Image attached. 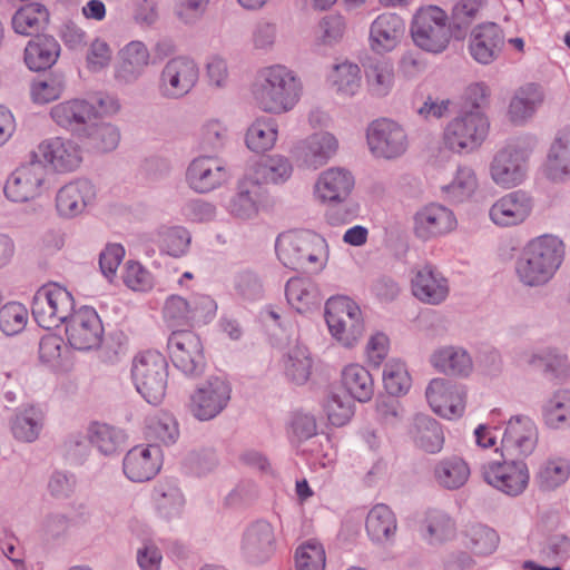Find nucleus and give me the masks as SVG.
<instances>
[{
	"instance_id": "nucleus-57",
	"label": "nucleus",
	"mask_w": 570,
	"mask_h": 570,
	"mask_svg": "<svg viewBox=\"0 0 570 570\" xmlns=\"http://www.w3.org/2000/svg\"><path fill=\"white\" fill-rule=\"evenodd\" d=\"M425 530L430 542H442L453 534L454 524L445 513L432 510L426 515Z\"/></svg>"
},
{
	"instance_id": "nucleus-62",
	"label": "nucleus",
	"mask_w": 570,
	"mask_h": 570,
	"mask_svg": "<svg viewBox=\"0 0 570 570\" xmlns=\"http://www.w3.org/2000/svg\"><path fill=\"white\" fill-rule=\"evenodd\" d=\"M324 411L331 424L345 425L353 416V405L337 394H331L325 401Z\"/></svg>"
},
{
	"instance_id": "nucleus-52",
	"label": "nucleus",
	"mask_w": 570,
	"mask_h": 570,
	"mask_svg": "<svg viewBox=\"0 0 570 570\" xmlns=\"http://www.w3.org/2000/svg\"><path fill=\"white\" fill-rule=\"evenodd\" d=\"M478 186L476 177L471 168H460L453 180L443 186V191L453 202H462L473 195Z\"/></svg>"
},
{
	"instance_id": "nucleus-56",
	"label": "nucleus",
	"mask_w": 570,
	"mask_h": 570,
	"mask_svg": "<svg viewBox=\"0 0 570 570\" xmlns=\"http://www.w3.org/2000/svg\"><path fill=\"white\" fill-rule=\"evenodd\" d=\"M27 307L18 302H10L2 306V333L16 335L22 332L28 323Z\"/></svg>"
},
{
	"instance_id": "nucleus-32",
	"label": "nucleus",
	"mask_w": 570,
	"mask_h": 570,
	"mask_svg": "<svg viewBox=\"0 0 570 570\" xmlns=\"http://www.w3.org/2000/svg\"><path fill=\"white\" fill-rule=\"evenodd\" d=\"M149 62L147 46L139 40L130 41L119 51L117 78L126 82L134 81L144 73Z\"/></svg>"
},
{
	"instance_id": "nucleus-31",
	"label": "nucleus",
	"mask_w": 570,
	"mask_h": 570,
	"mask_svg": "<svg viewBox=\"0 0 570 570\" xmlns=\"http://www.w3.org/2000/svg\"><path fill=\"white\" fill-rule=\"evenodd\" d=\"M61 47L58 40L49 35H40L28 41L23 60L31 71H45L58 61Z\"/></svg>"
},
{
	"instance_id": "nucleus-64",
	"label": "nucleus",
	"mask_w": 570,
	"mask_h": 570,
	"mask_svg": "<svg viewBox=\"0 0 570 570\" xmlns=\"http://www.w3.org/2000/svg\"><path fill=\"white\" fill-rule=\"evenodd\" d=\"M546 423L554 429L570 425V396L557 395L551 400L544 412Z\"/></svg>"
},
{
	"instance_id": "nucleus-46",
	"label": "nucleus",
	"mask_w": 570,
	"mask_h": 570,
	"mask_svg": "<svg viewBox=\"0 0 570 570\" xmlns=\"http://www.w3.org/2000/svg\"><path fill=\"white\" fill-rule=\"evenodd\" d=\"M277 134V125L273 119L258 118L247 129L246 145L255 153L269 150L276 142Z\"/></svg>"
},
{
	"instance_id": "nucleus-60",
	"label": "nucleus",
	"mask_w": 570,
	"mask_h": 570,
	"mask_svg": "<svg viewBox=\"0 0 570 570\" xmlns=\"http://www.w3.org/2000/svg\"><path fill=\"white\" fill-rule=\"evenodd\" d=\"M65 90L62 77L51 76L45 80L33 81L31 85V97L37 104H48L58 99Z\"/></svg>"
},
{
	"instance_id": "nucleus-51",
	"label": "nucleus",
	"mask_w": 570,
	"mask_h": 570,
	"mask_svg": "<svg viewBox=\"0 0 570 570\" xmlns=\"http://www.w3.org/2000/svg\"><path fill=\"white\" fill-rule=\"evenodd\" d=\"M367 85L375 96H386L394 85V69L387 61L372 65L366 71Z\"/></svg>"
},
{
	"instance_id": "nucleus-58",
	"label": "nucleus",
	"mask_w": 570,
	"mask_h": 570,
	"mask_svg": "<svg viewBox=\"0 0 570 570\" xmlns=\"http://www.w3.org/2000/svg\"><path fill=\"white\" fill-rule=\"evenodd\" d=\"M149 438L164 444H170L178 438V428L175 419L166 413L155 415L148 423Z\"/></svg>"
},
{
	"instance_id": "nucleus-28",
	"label": "nucleus",
	"mask_w": 570,
	"mask_h": 570,
	"mask_svg": "<svg viewBox=\"0 0 570 570\" xmlns=\"http://www.w3.org/2000/svg\"><path fill=\"white\" fill-rule=\"evenodd\" d=\"M404 32L405 24L399 14L381 13L370 27V47L376 53L390 52L401 42Z\"/></svg>"
},
{
	"instance_id": "nucleus-17",
	"label": "nucleus",
	"mask_w": 570,
	"mask_h": 570,
	"mask_svg": "<svg viewBox=\"0 0 570 570\" xmlns=\"http://www.w3.org/2000/svg\"><path fill=\"white\" fill-rule=\"evenodd\" d=\"M51 119L59 127L70 131H85L96 126L97 110L95 104L86 99H69L50 109Z\"/></svg>"
},
{
	"instance_id": "nucleus-21",
	"label": "nucleus",
	"mask_w": 570,
	"mask_h": 570,
	"mask_svg": "<svg viewBox=\"0 0 570 570\" xmlns=\"http://www.w3.org/2000/svg\"><path fill=\"white\" fill-rule=\"evenodd\" d=\"M505 43L502 28L494 22L476 26L470 36L469 52L472 58L482 65L495 61Z\"/></svg>"
},
{
	"instance_id": "nucleus-27",
	"label": "nucleus",
	"mask_w": 570,
	"mask_h": 570,
	"mask_svg": "<svg viewBox=\"0 0 570 570\" xmlns=\"http://www.w3.org/2000/svg\"><path fill=\"white\" fill-rule=\"evenodd\" d=\"M532 206V199L525 193L512 191L491 206L490 218L497 226H517L530 216Z\"/></svg>"
},
{
	"instance_id": "nucleus-5",
	"label": "nucleus",
	"mask_w": 570,
	"mask_h": 570,
	"mask_svg": "<svg viewBox=\"0 0 570 570\" xmlns=\"http://www.w3.org/2000/svg\"><path fill=\"white\" fill-rule=\"evenodd\" d=\"M411 35L421 49L433 53L444 51L452 39L446 11L434 4L421 6L413 16Z\"/></svg>"
},
{
	"instance_id": "nucleus-1",
	"label": "nucleus",
	"mask_w": 570,
	"mask_h": 570,
	"mask_svg": "<svg viewBox=\"0 0 570 570\" xmlns=\"http://www.w3.org/2000/svg\"><path fill=\"white\" fill-rule=\"evenodd\" d=\"M302 88L293 70L283 65H274L259 70L253 94L263 111L279 115L296 106Z\"/></svg>"
},
{
	"instance_id": "nucleus-39",
	"label": "nucleus",
	"mask_w": 570,
	"mask_h": 570,
	"mask_svg": "<svg viewBox=\"0 0 570 570\" xmlns=\"http://www.w3.org/2000/svg\"><path fill=\"white\" fill-rule=\"evenodd\" d=\"M470 473L468 463L459 456L445 458L439 461L433 469L436 483L450 490L463 487L469 480Z\"/></svg>"
},
{
	"instance_id": "nucleus-43",
	"label": "nucleus",
	"mask_w": 570,
	"mask_h": 570,
	"mask_svg": "<svg viewBox=\"0 0 570 570\" xmlns=\"http://www.w3.org/2000/svg\"><path fill=\"white\" fill-rule=\"evenodd\" d=\"M49 20V13L40 3H28L12 17L13 30L22 36H31L42 29Z\"/></svg>"
},
{
	"instance_id": "nucleus-2",
	"label": "nucleus",
	"mask_w": 570,
	"mask_h": 570,
	"mask_svg": "<svg viewBox=\"0 0 570 570\" xmlns=\"http://www.w3.org/2000/svg\"><path fill=\"white\" fill-rule=\"evenodd\" d=\"M563 255V243L556 236L542 235L530 240L515 264L520 282L528 286L548 283L560 267Z\"/></svg>"
},
{
	"instance_id": "nucleus-15",
	"label": "nucleus",
	"mask_w": 570,
	"mask_h": 570,
	"mask_svg": "<svg viewBox=\"0 0 570 570\" xmlns=\"http://www.w3.org/2000/svg\"><path fill=\"white\" fill-rule=\"evenodd\" d=\"M367 144L375 156L393 159L405 153L407 136L399 124L381 119L374 121L367 129Z\"/></svg>"
},
{
	"instance_id": "nucleus-63",
	"label": "nucleus",
	"mask_w": 570,
	"mask_h": 570,
	"mask_svg": "<svg viewBox=\"0 0 570 570\" xmlns=\"http://www.w3.org/2000/svg\"><path fill=\"white\" fill-rule=\"evenodd\" d=\"M92 140V146L100 151H110L115 149L119 142L120 135L116 127L110 124H98L92 126L87 132Z\"/></svg>"
},
{
	"instance_id": "nucleus-6",
	"label": "nucleus",
	"mask_w": 570,
	"mask_h": 570,
	"mask_svg": "<svg viewBox=\"0 0 570 570\" xmlns=\"http://www.w3.org/2000/svg\"><path fill=\"white\" fill-rule=\"evenodd\" d=\"M489 129V119L482 110H461L445 126L442 141L453 153H472L483 144Z\"/></svg>"
},
{
	"instance_id": "nucleus-10",
	"label": "nucleus",
	"mask_w": 570,
	"mask_h": 570,
	"mask_svg": "<svg viewBox=\"0 0 570 570\" xmlns=\"http://www.w3.org/2000/svg\"><path fill=\"white\" fill-rule=\"evenodd\" d=\"M31 158L36 164L48 166L57 173L73 171L82 161L80 147L62 137L43 139L32 151Z\"/></svg>"
},
{
	"instance_id": "nucleus-49",
	"label": "nucleus",
	"mask_w": 570,
	"mask_h": 570,
	"mask_svg": "<svg viewBox=\"0 0 570 570\" xmlns=\"http://www.w3.org/2000/svg\"><path fill=\"white\" fill-rule=\"evenodd\" d=\"M89 438L90 442L106 455L118 452L125 443V435L120 430L100 423L90 426Z\"/></svg>"
},
{
	"instance_id": "nucleus-19",
	"label": "nucleus",
	"mask_w": 570,
	"mask_h": 570,
	"mask_svg": "<svg viewBox=\"0 0 570 570\" xmlns=\"http://www.w3.org/2000/svg\"><path fill=\"white\" fill-rule=\"evenodd\" d=\"M466 393L443 379H434L426 389L428 402L436 414L445 419L460 417L465 410Z\"/></svg>"
},
{
	"instance_id": "nucleus-50",
	"label": "nucleus",
	"mask_w": 570,
	"mask_h": 570,
	"mask_svg": "<svg viewBox=\"0 0 570 570\" xmlns=\"http://www.w3.org/2000/svg\"><path fill=\"white\" fill-rule=\"evenodd\" d=\"M383 383L389 394H405L411 387V377L405 364L400 360L389 361L384 366Z\"/></svg>"
},
{
	"instance_id": "nucleus-7",
	"label": "nucleus",
	"mask_w": 570,
	"mask_h": 570,
	"mask_svg": "<svg viewBox=\"0 0 570 570\" xmlns=\"http://www.w3.org/2000/svg\"><path fill=\"white\" fill-rule=\"evenodd\" d=\"M131 375L137 391L151 404H158L166 394L168 363L164 354L149 350L138 354Z\"/></svg>"
},
{
	"instance_id": "nucleus-25",
	"label": "nucleus",
	"mask_w": 570,
	"mask_h": 570,
	"mask_svg": "<svg viewBox=\"0 0 570 570\" xmlns=\"http://www.w3.org/2000/svg\"><path fill=\"white\" fill-rule=\"evenodd\" d=\"M186 177L190 188L207 193L226 181L228 171L219 158L200 156L190 163Z\"/></svg>"
},
{
	"instance_id": "nucleus-33",
	"label": "nucleus",
	"mask_w": 570,
	"mask_h": 570,
	"mask_svg": "<svg viewBox=\"0 0 570 570\" xmlns=\"http://www.w3.org/2000/svg\"><path fill=\"white\" fill-rule=\"evenodd\" d=\"M292 171L293 167L286 157L274 155L252 166L246 177L262 188L263 185L284 183Z\"/></svg>"
},
{
	"instance_id": "nucleus-44",
	"label": "nucleus",
	"mask_w": 570,
	"mask_h": 570,
	"mask_svg": "<svg viewBox=\"0 0 570 570\" xmlns=\"http://www.w3.org/2000/svg\"><path fill=\"white\" fill-rule=\"evenodd\" d=\"M462 544L475 556H488L498 548L499 535L487 525L473 524L463 532Z\"/></svg>"
},
{
	"instance_id": "nucleus-20",
	"label": "nucleus",
	"mask_w": 570,
	"mask_h": 570,
	"mask_svg": "<svg viewBox=\"0 0 570 570\" xmlns=\"http://www.w3.org/2000/svg\"><path fill=\"white\" fill-rule=\"evenodd\" d=\"M538 442V431L531 419L517 415L509 420L501 441V450L509 456H527Z\"/></svg>"
},
{
	"instance_id": "nucleus-59",
	"label": "nucleus",
	"mask_w": 570,
	"mask_h": 570,
	"mask_svg": "<svg viewBox=\"0 0 570 570\" xmlns=\"http://www.w3.org/2000/svg\"><path fill=\"white\" fill-rule=\"evenodd\" d=\"M345 32V22L341 16L331 14L322 19L316 32L320 46H333L342 40Z\"/></svg>"
},
{
	"instance_id": "nucleus-13",
	"label": "nucleus",
	"mask_w": 570,
	"mask_h": 570,
	"mask_svg": "<svg viewBox=\"0 0 570 570\" xmlns=\"http://www.w3.org/2000/svg\"><path fill=\"white\" fill-rule=\"evenodd\" d=\"M230 393L232 389L226 380L212 377L193 393L189 410L200 421L212 420L227 406Z\"/></svg>"
},
{
	"instance_id": "nucleus-18",
	"label": "nucleus",
	"mask_w": 570,
	"mask_h": 570,
	"mask_svg": "<svg viewBox=\"0 0 570 570\" xmlns=\"http://www.w3.org/2000/svg\"><path fill=\"white\" fill-rule=\"evenodd\" d=\"M198 80L196 63L186 57L170 59L160 77V90L164 96L179 98L188 94Z\"/></svg>"
},
{
	"instance_id": "nucleus-24",
	"label": "nucleus",
	"mask_w": 570,
	"mask_h": 570,
	"mask_svg": "<svg viewBox=\"0 0 570 570\" xmlns=\"http://www.w3.org/2000/svg\"><path fill=\"white\" fill-rule=\"evenodd\" d=\"M46 170L32 159L28 165L16 169L7 179L6 196L12 202H27L41 193Z\"/></svg>"
},
{
	"instance_id": "nucleus-36",
	"label": "nucleus",
	"mask_w": 570,
	"mask_h": 570,
	"mask_svg": "<svg viewBox=\"0 0 570 570\" xmlns=\"http://www.w3.org/2000/svg\"><path fill=\"white\" fill-rule=\"evenodd\" d=\"M544 171L552 180H562L570 174V127L562 130L552 144Z\"/></svg>"
},
{
	"instance_id": "nucleus-55",
	"label": "nucleus",
	"mask_w": 570,
	"mask_h": 570,
	"mask_svg": "<svg viewBox=\"0 0 570 570\" xmlns=\"http://www.w3.org/2000/svg\"><path fill=\"white\" fill-rule=\"evenodd\" d=\"M312 368V360L306 350H293L285 361V373L295 383H305Z\"/></svg>"
},
{
	"instance_id": "nucleus-42",
	"label": "nucleus",
	"mask_w": 570,
	"mask_h": 570,
	"mask_svg": "<svg viewBox=\"0 0 570 570\" xmlns=\"http://www.w3.org/2000/svg\"><path fill=\"white\" fill-rule=\"evenodd\" d=\"M43 422V412L35 405H28L17 412L11 430L16 439L32 442L39 436Z\"/></svg>"
},
{
	"instance_id": "nucleus-29",
	"label": "nucleus",
	"mask_w": 570,
	"mask_h": 570,
	"mask_svg": "<svg viewBox=\"0 0 570 570\" xmlns=\"http://www.w3.org/2000/svg\"><path fill=\"white\" fill-rule=\"evenodd\" d=\"M337 139L330 132H316L307 137L296 148V158L301 166L317 169L336 154Z\"/></svg>"
},
{
	"instance_id": "nucleus-8",
	"label": "nucleus",
	"mask_w": 570,
	"mask_h": 570,
	"mask_svg": "<svg viewBox=\"0 0 570 570\" xmlns=\"http://www.w3.org/2000/svg\"><path fill=\"white\" fill-rule=\"evenodd\" d=\"M532 149L533 141L530 138H518L501 148L490 165L492 180L503 188L521 184Z\"/></svg>"
},
{
	"instance_id": "nucleus-41",
	"label": "nucleus",
	"mask_w": 570,
	"mask_h": 570,
	"mask_svg": "<svg viewBox=\"0 0 570 570\" xmlns=\"http://www.w3.org/2000/svg\"><path fill=\"white\" fill-rule=\"evenodd\" d=\"M262 196V188L246 176L239 181L237 194L230 199L228 209L232 215L238 218H250L258 212V200Z\"/></svg>"
},
{
	"instance_id": "nucleus-37",
	"label": "nucleus",
	"mask_w": 570,
	"mask_h": 570,
	"mask_svg": "<svg viewBox=\"0 0 570 570\" xmlns=\"http://www.w3.org/2000/svg\"><path fill=\"white\" fill-rule=\"evenodd\" d=\"M342 385L358 402H367L374 394L372 375L360 364H348L343 368Z\"/></svg>"
},
{
	"instance_id": "nucleus-61",
	"label": "nucleus",
	"mask_w": 570,
	"mask_h": 570,
	"mask_svg": "<svg viewBox=\"0 0 570 570\" xmlns=\"http://www.w3.org/2000/svg\"><path fill=\"white\" fill-rule=\"evenodd\" d=\"M570 474V466L566 460H550L538 472V480L543 488L552 489L562 484Z\"/></svg>"
},
{
	"instance_id": "nucleus-14",
	"label": "nucleus",
	"mask_w": 570,
	"mask_h": 570,
	"mask_svg": "<svg viewBox=\"0 0 570 570\" xmlns=\"http://www.w3.org/2000/svg\"><path fill=\"white\" fill-rule=\"evenodd\" d=\"M168 350L174 365L187 375L203 371L205 355L199 336L193 331H175L168 338Z\"/></svg>"
},
{
	"instance_id": "nucleus-3",
	"label": "nucleus",
	"mask_w": 570,
	"mask_h": 570,
	"mask_svg": "<svg viewBox=\"0 0 570 570\" xmlns=\"http://www.w3.org/2000/svg\"><path fill=\"white\" fill-rule=\"evenodd\" d=\"M278 261L293 271H322L328 259L326 240L309 230H288L278 235L275 243Z\"/></svg>"
},
{
	"instance_id": "nucleus-23",
	"label": "nucleus",
	"mask_w": 570,
	"mask_h": 570,
	"mask_svg": "<svg viewBox=\"0 0 570 570\" xmlns=\"http://www.w3.org/2000/svg\"><path fill=\"white\" fill-rule=\"evenodd\" d=\"M354 186V176L348 170L332 167L318 176L314 194L316 199L323 204L337 205L350 197Z\"/></svg>"
},
{
	"instance_id": "nucleus-45",
	"label": "nucleus",
	"mask_w": 570,
	"mask_h": 570,
	"mask_svg": "<svg viewBox=\"0 0 570 570\" xmlns=\"http://www.w3.org/2000/svg\"><path fill=\"white\" fill-rule=\"evenodd\" d=\"M432 364L441 372L453 375H468L472 371L470 355L461 348L443 347L432 355Z\"/></svg>"
},
{
	"instance_id": "nucleus-38",
	"label": "nucleus",
	"mask_w": 570,
	"mask_h": 570,
	"mask_svg": "<svg viewBox=\"0 0 570 570\" xmlns=\"http://www.w3.org/2000/svg\"><path fill=\"white\" fill-rule=\"evenodd\" d=\"M365 528L373 542H386L395 535L397 529L395 515L387 505L376 504L367 514Z\"/></svg>"
},
{
	"instance_id": "nucleus-9",
	"label": "nucleus",
	"mask_w": 570,
	"mask_h": 570,
	"mask_svg": "<svg viewBox=\"0 0 570 570\" xmlns=\"http://www.w3.org/2000/svg\"><path fill=\"white\" fill-rule=\"evenodd\" d=\"M70 292L57 283L41 286L32 301V315L39 326L50 330L66 322L73 309Z\"/></svg>"
},
{
	"instance_id": "nucleus-30",
	"label": "nucleus",
	"mask_w": 570,
	"mask_h": 570,
	"mask_svg": "<svg viewBox=\"0 0 570 570\" xmlns=\"http://www.w3.org/2000/svg\"><path fill=\"white\" fill-rule=\"evenodd\" d=\"M96 197L95 186L85 179L71 181L59 189L56 196V207L63 217H75L81 214Z\"/></svg>"
},
{
	"instance_id": "nucleus-22",
	"label": "nucleus",
	"mask_w": 570,
	"mask_h": 570,
	"mask_svg": "<svg viewBox=\"0 0 570 570\" xmlns=\"http://www.w3.org/2000/svg\"><path fill=\"white\" fill-rule=\"evenodd\" d=\"M161 451L156 445L139 444L130 449L124 458L125 475L134 482L151 480L160 470Z\"/></svg>"
},
{
	"instance_id": "nucleus-48",
	"label": "nucleus",
	"mask_w": 570,
	"mask_h": 570,
	"mask_svg": "<svg viewBox=\"0 0 570 570\" xmlns=\"http://www.w3.org/2000/svg\"><path fill=\"white\" fill-rule=\"evenodd\" d=\"M330 79L338 94L353 96L361 86V69L355 63L342 62L334 66Z\"/></svg>"
},
{
	"instance_id": "nucleus-26",
	"label": "nucleus",
	"mask_w": 570,
	"mask_h": 570,
	"mask_svg": "<svg viewBox=\"0 0 570 570\" xmlns=\"http://www.w3.org/2000/svg\"><path fill=\"white\" fill-rule=\"evenodd\" d=\"M414 297L430 305L443 303L450 293L448 279L432 265L417 268L411 281Z\"/></svg>"
},
{
	"instance_id": "nucleus-35",
	"label": "nucleus",
	"mask_w": 570,
	"mask_h": 570,
	"mask_svg": "<svg viewBox=\"0 0 570 570\" xmlns=\"http://www.w3.org/2000/svg\"><path fill=\"white\" fill-rule=\"evenodd\" d=\"M244 548L248 556L258 562L269 558L275 550V534L272 525L265 521L254 523L245 533Z\"/></svg>"
},
{
	"instance_id": "nucleus-4",
	"label": "nucleus",
	"mask_w": 570,
	"mask_h": 570,
	"mask_svg": "<svg viewBox=\"0 0 570 570\" xmlns=\"http://www.w3.org/2000/svg\"><path fill=\"white\" fill-rule=\"evenodd\" d=\"M325 321L332 337L344 347H353L365 332V322L358 304L337 295L325 304Z\"/></svg>"
},
{
	"instance_id": "nucleus-53",
	"label": "nucleus",
	"mask_w": 570,
	"mask_h": 570,
	"mask_svg": "<svg viewBox=\"0 0 570 570\" xmlns=\"http://www.w3.org/2000/svg\"><path fill=\"white\" fill-rule=\"evenodd\" d=\"M154 495L159 511L165 517L178 514L185 503L180 490L171 483L159 484L155 489Z\"/></svg>"
},
{
	"instance_id": "nucleus-47",
	"label": "nucleus",
	"mask_w": 570,
	"mask_h": 570,
	"mask_svg": "<svg viewBox=\"0 0 570 570\" xmlns=\"http://www.w3.org/2000/svg\"><path fill=\"white\" fill-rule=\"evenodd\" d=\"M326 552L324 546L309 539L299 544L295 552L296 570H325Z\"/></svg>"
},
{
	"instance_id": "nucleus-54",
	"label": "nucleus",
	"mask_w": 570,
	"mask_h": 570,
	"mask_svg": "<svg viewBox=\"0 0 570 570\" xmlns=\"http://www.w3.org/2000/svg\"><path fill=\"white\" fill-rule=\"evenodd\" d=\"M160 247L170 256L184 255L190 244L189 233L183 227H166L158 233Z\"/></svg>"
},
{
	"instance_id": "nucleus-40",
	"label": "nucleus",
	"mask_w": 570,
	"mask_h": 570,
	"mask_svg": "<svg viewBox=\"0 0 570 570\" xmlns=\"http://www.w3.org/2000/svg\"><path fill=\"white\" fill-rule=\"evenodd\" d=\"M542 100L543 95L537 85L527 83L520 87L509 106L510 120L515 124L524 121L534 114Z\"/></svg>"
},
{
	"instance_id": "nucleus-16",
	"label": "nucleus",
	"mask_w": 570,
	"mask_h": 570,
	"mask_svg": "<svg viewBox=\"0 0 570 570\" xmlns=\"http://www.w3.org/2000/svg\"><path fill=\"white\" fill-rule=\"evenodd\" d=\"M452 210L440 204H429L413 216V234L421 240H431L444 236L456 227Z\"/></svg>"
},
{
	"instance_id": "nucleus-34",
	"label": "nucleus",
	"mask_w": 570,
	"mask_h": 570,
	"mask_svg": "<svg viewBox=\"0 0 570 570\" xmlns=\"http://www.w3.org/2000/svg\"><path fill=\"white\" fill-rule=\"evenodd\" d=\"M285 296L288 304L299 313L307 312L321 303L317 285L306 277H291L285 286Z\"/></svg>"
},
{
	"instance_id": "nucleus-11",
	"label": "nucleus",
	"mask_w": 570,
	"mask_h": 570,
	"mask_svg": "<svg viewBox=\"0 0 570 570\" xmlns=\"http://www.w3.org/2000/svg\"><path fill=\"white\" fill-rule=\"evenodd\" d=\"M66 322V336L73 348L88 351L99 346L104 327L95 308L82 306L73 311Z\"/></svg>"
},
{
	"instance_id": "nucleus-12",
	"label": "nucleus",
	"mask_w": 570,
	"mask_h": 570,
	"mask_svg": "<svg viewBox=\"0 0 570 570\" xmlns=\"http://www.w3.org/2000/svg\"><path fill=\"white\" fill-rule=\"evenodd\" d=\"M484 481L498 491L517 497L524 492L529 484L528 466L521 461H491L482 466Z\"/></svg>"
}]
</instances>
